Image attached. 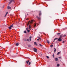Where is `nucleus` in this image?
<instances>
[{"label": "nucleus", "mask_w": 67, "mask_h": 67, "mask_svg": "<svg viewBox=\"0 0 67 67\" xmlns=\"http://www.w3.org/2000/svg\"><path fill=\"white\" fill-rule=\"evenodd\" d=\"M33 22V20H32L31 21H29V23L27 24V25H29V23H30L31 24H32V23Z\"/></svg>", "instance_id": "f257e3e1"}, {"label": "nucleus", "mask_w": 67, "mask_h": 67, "mask_svg": "<svg viewBox=\"0 0 67 67\" xmlns=\"http://www.w3.org/2000/svg\"><path fill=\"white\" fill-rule=\"evenodd\" d=\"M58 41L59 42H61V41H62V39L60 37H59V38Z\"/></svg>", "instance_id": "f03ea898"}, {"label": "nucleus", "mask_w": 67, "mask_h": 67, "mask_svg": "<svg viewBox=\"0 0 67 67\" xmlns=\"http://www.w3.org/2000/svg\"><path fill=\"white\" fill-rule=\"evenodd\" d=\"M34 52H35L36 53H37V49L35 48H34Z\"/></svg>", "instance_id": "7ed1b4c3"}, {"label": "nucleus", "mask_w": 67, "mask_h": 67, "mask_svg": "<svg viewBox=\"0 0 67 67\" xmlns=\"http://www.w3.org/2000/svg\"><path fill=\"white\" fill-rule=\"evenodd\" d=\"M34 44L35 45V46H37V45H38L37 43L36 42H34Z\"/></svg>", "instance_id": "20e7f679"}, {"label": "nucleus", "mask_w": 67, "mask_h": 67, "mask_svg": "<svg viewBox=\"0 0 67 67\" xmlns=\"http://www.w3.org/2000/svg\"><path fill=\"white\" fill-rule=\"evenodd\" d=\"M7 8L8 9H11V7H10L9 6H8Z\"/></svg>", "instance_id": "39448f33"}, {"label": "nucleus", "mask_w": 67, "mask_h": 67, "mask_svg": "<svg viewBox=\"0 0 67 67\" xmlns=\"http://www.w3.org/2000/svg\"><path fill=\"white\" fill-rule=\"evenodd\" d=\"M55 60L57 62V61H58V58H55Z\"/></svg>", "instance_id": "423d86ee"}, {"label": "nucleus", "mask_w": 67, "mask_h": 67, "mask_svg": "<svg viewBox=\"0 0 67 67\" xmlns=\"http://www.w3.org/2000/svg\"><path fill=\"white\" fill-rule=\"evenodd\" d=\"M13 1V0H11L9 3V4H11V3H12V2Z\"/></svg>", "instance_id": "0eeeda50"}, {"label": "nucleus", "mask_w": 67, "mask_h": 67, "mask_svg": "<svg viewBox=\"0 0 67 67\" xmlns=\"http://www.w3.org/2000/svg\"><path fill=\"white\" fill-rule=\"evenodd\" d=\"M41 15H42V14L41 13V11H40L39 12V16H41Z\"/></svg>", "instance_id": "6e6552de"}, {"label": "nucleus", "mask_w": 67, "mask_h": 67, "mask_svg": "<svg viewBox=\"0 0 67 67\" xmlns=\"http://www.w3.org/2000/svg\"><path fill=\"white\" fill-rule=\"evenodd\" d=\"M37 18L38 20H41V18H40L39 17H38V16H37Z\"/></svg>", "instance_id": "1a4fd4ad"}, {"label": "nucleus", "mask_w": 67, "mask_h": 67, "mask_svg": "<svg viewBox=\"0 0 67 67\" xmlns=\"http://www.w3.org/2000/svg\"><path fill=\"white\" fill-rule=\"evenodd\" d=\"M30 38V42H31V38H32V37L31 36H30L29 37Z\"/></svg>", "instance_id": "9d476101"}, {"label": "nucleus", "mask_w": 67, "mask_h": 67, "mask_svg": "<svg viewBox=\"0 0 67 67\" xmlns=\"http://www.w3.org/2000/svg\"><path fill=\"white\" fill-rule=\"evenodd\" d=\"M19 44L18 43H16V46H18Z\"/></svg>", "instance_id": "9b49d317"}, {"label": "nucleus", "mask_w": 67, "mask_h": 67, "mask_svg": "<svg viewBox=\"0 0 67 67\" xmlns=\"http://www.w3.org/2000/svg\"><path fill=\"white\" fill-rule=\"evenodd\" d=\"M29 60H28V61H26V62L27 64L28 63H29Z\"/></svg>", "instance_id": "f8f14e48"}, {"label": "nucleus", "mask_w": 67, "mask_h": 67, "mask_svg": "<svg viewBox=\"0 0 67 67\" xmlns=\"http://www.w3.org/2000/svg\"><path fill=\"white\" fill-rule=\"evenodd\" d=\"M54 53H55L56 52V48H54Z\"/></svg>", "instance_id": "ddd939ff"}, {"label": "nucleus", "mask_w": 67, "mask_h": 67, "mask_svg": "<svg viewBox=\"0 0 67 67\" xmlns=\"http://www.w3.org/2000/svg\"><path fill=\"white\" fill-rule=\"evenodd\" d=\"M60 52H58V53L57 54V55H59L60 54Z\"/></svg>", "instance_id": "4468645a"}, {"label": "nucleus", "mask_w": 67, "mask_h": 67, "mask_svg": "<svg viewBox=\"0 0 67 67\" xmlns=\"http://www.w3.org/2000/svg\"><path fill=\"white\" fill-rule=\"evenodd\" d=\"M60 65L59 64H58L57 65V67H59V66H60Z\"/></svg>", "instance_id": "2eb2a0df"}, {"label": "nucleus", "mask_w": 67, "mask_h": 67, "mask_svg": "<svg viewBox=\"0 0 67 67\" xmlns=\"http://www.w3.org/2000/svg\"><path fill=\"white\" fill-rule=\"evenodd\" d=\"M36 24H34V27H35L36 26Z\"/></svg>", "instance_id": "dca6fc26"}, {"label": "nucleus", "mask_w": 67, "mask_h": 67, "mask_svg": "<svg viewBox=\"0 0 67 67\" xmlns=\"http://www.w3.org/2000/svg\"><path fill=\"white\" fill-rule=\"evenodd\" d=\"M47 43H48V44H49V41L48 40L47 41Z\"/></svg>", "instance_id": "f3484780"}, {"label": "nucleus", "mask_w": 67, "mask_h": 67, "mask_svg": "<svg viewBox=\"0 0 67 67\" xmlns=\"http://www.w3.org/2000/svg\"><path fill=\"white\" fill-rule=\"evenodd\" d=\"M29 29H31V25H29Z\"/></svg>", "instance_id": "a211bd4d"}, {"label": "nucleus", "mask_w": 67, "mask_h": 67, "mask_svg": "<svg viewBox=\"0 0 67 67\" xmlns=\"http://www.w3.org/2000/svg\"><path fill=\"white\" fill-rule=\"evenodd\" d=\"M8 28L9 29H10V30L11 29V27H10V26L8 27Z\"/></svg>", "instance_id": "6ab92c4d"}, {"label": "nucleus", "mask_w": 67, "mask_h": 67, "mask_svg": "<svg viewBox=\"0 0 67 67\" xmlns=\"http://www.w3.org/2000/svg\"><path fill=\"white\" fill-rule=\"evenodd\" d=\"M37 38H39V39H40V40H41V37H37Z\"/></svg>", "instance_id": "aec40b11"}, {"label": "nucleus", "mask_w": 67, "mask_h": 67, "mask_svg": "<svg viewBox=\"0 0 67 67\" xmlns=\"http://www.w3.org/2000/svg\"><path fill=\"white\" fill-rule=\"evenodd\" d=\"M53 45L52 44V45H51V46H50V47H53Z\"/></svg>", "instance_id": "412c9836"}, {"label": "nucleus", "mask_w": 67, "mask_h": 67, "mask_svg": "<svg viewBox=\"0 0 67 67\" xmlns=\"http://www.w3.org/2000/svg\"><path fill=\"white\" fill-rule=\"evenodd\" d=\"M62 36H63V34H62L60 36V37L61 38V37H62Z\"/></svg>", "instance_id": "4be33fe9"}, {"label": "nucleus", "mask_w": 67, "mask_h": 67, "mask_svg": "<svg viewBox=\"0 0 67 67\" xmlns=\"http://www.w3.org/2000/svg\"><path fill=\"white\" fill-rule=\"evenodd\" d=\"M10 26L11 27H13V25L12 24L11 26Z\"/></svg>", "instance_id": "5701e85b"}, {"label": "nucleus", "mask_w": 67, "mask_h": 67, "mask_svg": "<svg viewBox=\"0 0 67 67\" xmlns=\"http://www.w3.org/2000/svg\"><path fill=\"white\" fill-rule=\"evenodd\" d=\"M52 56H53V58H54L55 57L54 55V54H53Z\"/></svg>", "instance_id": "b1692460"}, {"label": "nucleus", "mask_w": 67, "mask_h": 67, "mask_svg": "<svg viewBox=\"0 0 67 67\" xmlns=\"http://www.w3.org/2000/svg\"><path fill=\"white\" fill-rule=\"evenodd\" d=\"M57 39H58V38H55V39H54V41H55V40H57Z\"/></svg>", "instance_id": "393cba45"}, {"label": "nucleus", "mask_w": 67, "mask_h": 67, "mask_svg": "<svg viewBox=\"0 0 67 67\" xmlns=\"http://www.w3.org/2000/svg\"><path fill=\"white\" fill-rule=\"evenodd\" d=\"M46 57H47V58L48 59L49 58V57L48 56H46Z\"/></svg>", "instance_id": "a878e982"}, {"label": "nucleus", "mask_w": 67, "mask_h": 67, "mask_svg": "<svg viewBox=\"0 0 67 67\" xmlns=\"http://www.w3.org/2000/svg\"><path fill=\"white\" fill-rule=\"evenodd\" d=\"M24 33H26V31H24Z\"/></svg>", "instance_id": "bb28decb"}, {"label": "nucleus", "mask_w": 67, "mask_h": 67, "mask_svg": "<svg viewBox=\"0 0 67 67\" xmlns=\"http://www.w3.org/2000/svg\"><path fill=\"white\" fill-rule=\"evenodd\" d=\"M27 31V32L28 33H29V32H30V30H28Z\"/></svg>", "instance_id": "cd10ccee"}, {"label": "nucleus", "mask_w": 67, "mask_h": 67, "mask_svg": "<svg viewBox=\"0 0 67 67\" xmlns=\"http://www.w3.org/2000/svg\"><path fill=\"white\" fill-rule=\"evenodd\" d=\"M27 41H28V42H29V39H27Z\"/></svg>", "instance_id": "c85d7f7f"}, {"label": "nucleus", "mask_w": 67, "mask_h": 67, "mask_svg": "<svg viewBox=\"0 0 67 67\" xmlns=\"http://www.w3.org/2000/svg\"><path fill=\"white\" fill-rule=\"evenodd\" d=\"M57 35H60V33H59L57 34Z\"/></svg>", "instance_id": "c756f323"}, {"label": "nucleus", "mask_w": 67, "mask_h": 67, "mask_svg": "<svg viewBox=\"0 0 67 67\" xmlns=\"http://www.w3.org/2000/svg\"><path fill=\"white\" fill-rule=\"evenodd\" d=\"M28 47H31V45H28Z\"/></svg>", "instance_id": "7c9ffc66"}, {"label": "nucleus", "mask_w": 67, "mask_h": 67, "mask_svg": "<svg viewBox=\"0 0 67 67\" xmlns=\"http://www.w3.org/2000/svg\"><path fill=\"white\" fill-rule=\"evenodd\" d=\"M26 29L27 31V30H29V28H26Z\"/></svg>", "instance_id": "2f4dec72"}, {"label": "nucleus", "mask_w": 67, "mask_h": 67, "mask_svg": "<svg viewBox=\"0 0 67 67\" xmlns=\"http://www.w3.org/2000/svg\"><path fill=\"white\" fill-rule=\"evenodd\" d=\"M31 64V62H30L29 63V65H30Z\"/></svg>", "instance_id": "473e14b6"}, {"label": "nucleus", "mask_w": 67, "mask_h": 67, "mask_svg": "<svg viewBox=\"0 0 67 67\" xmlns=\"http://www.w3.org/2000/svg\"><path fill=\"white\" fill-rule=\"evenodd\" d=\"M8 12H7L6 13V15H7L8 14Z\"/></svg>", "instance_id": "72a5a7b5"}, {"label": "nucleus", "mask_w": 67, "mask_h": 67, "mask_svg": "<svg viewBox=\"0 0 67 67\" xmlns=\"http://www.w3.org/2000/svg\"><path fill=\"white\" fill-rule=\"evenodd\" d=\"M64 42H65V41H63L62 42V43H64Z\"/></svg>", "instance_id": "f704fd0d"}, {"label": "nucleus", "mask_w": 67, "mask_h": 67, "mask_svg": "<svg viewBox=\"0 0 67 67\" xmlns=\"http://www.w3.org/2000/svg\"><path fill=\"white\" fill-rule=\"evenodd\" d=\"M39 45H40V46H43L41 45V44H39Z\"/></svg>", "instance_id": "c9c22d12"}, {"label": "nucleus", "mask_w": 67, "mask_h": 67, "mask_svg": "<svg viewBox=\"0 0 67 67\" xmlns=\"http://www.w3.org/2000/svg\"><path fill=\"white\" fill-rule=\"evenodd\" d=\"M40 40H39V39H38L37 40V41H39Z\"/></svg>", "instance_id": "e433bc0d"}, {"label": "nucleus", "mask_w": 67, "mask_h": 67, "mask_svg": "<svg viewBox=\"0 0 67 67\" xmlns=\"http://www.w3.org/2000/svg\"><path fill=\"white\" fill-rule=\"evenodd\" d=\"M59 58L60 59V58H61V57H59Z\"/></svg>", "instance_id": "4c0bfd02"}, {"label": "nucleus", "mask_w": 67, "mask_h": 67, "mask_svg": "<svg viewBox=\"0 0 67 67\" xmlns=\"http://www.w3.org/2000/svg\"><path fill=\"white\" fill-rule=\"evenodd\" d=\"M7 16V15L5 14V17Z\"/></svg>", "instance_id": "58836bf2"}, {"label": "nucleus", "mask_w": 67, "mask_h": 67, "mask_svg": "<svg viewBox=\"0 0 67 67\" xmlns=\"http://www.w3.org/2000/svg\"><path fill=\"white\" fill-rule=\"evenodd\" d=\"M4 6H3V8H4Z\"/></svg>", "instance_id": "ea45409f"}, {"label": "nucleus", "mask_w": 67, "mask_h": 67, "mask_svg": "<svg viewBox=\"0 0 67 67\" xmlns=\"http://www.w3.org/2000/svg\"><path fill=\"white\" fill-rule=\"evenodd\" d=\"M66 36V35H65L64 36L65 37V36Z\"/></svg>", "instance_id": "a19ab883"}, {"label": "nucleus", "mask_w": 67, "mask_h": 67, "mask_svg": "<svg viewBox=\"0 0 67 67\" xmlns=\"http://www.w3.org/2000/svg\"><path fill=\"white\" fill-rule=\"evenodd\" d=\"M54 41H55V40H54V41H53V42H54Z\"/></svg>", "instance_id": "79ce46f5"}, {"label": "nucleus", "mask_w": 67, "mask_h": 67, "mask_svg": "<svg viewBox=\"0 0 67 67\" xmlns=\"http://www.w3.org/2000/svg\"><path fill=\"white\" fill-rule=\"evenodd\" d=\"M36 30H35V31H36Z\"/></svg>", "instance_id": "37998d69"}, {"label": "nucleus", "mask_w": 67, "mask_h": 67, "mask_svg": "<svg viewBox=\"0 0 67 67\" xmlns=\"http://www.w3.org/2000/svg\"><path fill=\"white\" fill-rule=\"evenodd\" d=\"M63 37H64V36H63Z\"/></svg>", "instance_id": "c03bdc74"}]
</instances>
